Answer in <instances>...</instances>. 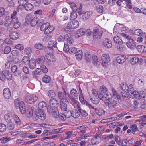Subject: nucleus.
<instances>
[{
    "label": "nucleus",
    "instance_id": "1",
    "mask_svg": "<svg viewBox=\"0 0 146 146\" xmlns=\"http://www.w3.org/2000/svg\"><path fill=\"white\" fill-rule=\"evenodd\" d=\"M100 91L98 95L100 99L104 101L105 105L110 109L113 108L115 104H112L110 101L112 97V95L109 93L106 87L104 86H101L100 88Z\"/></svg>",
    "mask_w": 146,
    "mask_h": 146
},
{
    "label": "nucleus",
    "instance_id": "2",
    "mask_svg": "<svg viewBox=\"0 0 146 146\" xmlns=\"http://www.w3.org/2000/svg\"><path fill=\"white\" fill-rule=\"evenodd\" d=\"M14 105L16 109L19 108L21 113L22 114L26 113V109L25 104L23 101H20L18 99H16L14 101Z\"/></svg>",
    "mask_w": 146,
    "mask_h": 146
},
{
    "label": "nucleus",
    "instance_id": "3",
    "mask_svg": "<svg viewBox=\"0 0 146 146\" xmlns=\"http://www.w3.org/2000/svg\"><path fill=\"white\" fill-rule=\"evenodd\" d=\"M12 78L11 73L8 70L0 71V80L5 81L6 79L11 80Z\"/></svg>",
    "mask_w": 146,
    "mask_h": 146
},
{
    "label": "nucleus",
    "instance_id": "4",
    "mask_svg": "<svg viewBox=\"0 0 146 146\" xmlns=\"http://www.w3.org/2000/svg\"><path fill=\"white\" fill-rule=\"evenodd\" d=\"M37 96L35 94L28 95L25 98V101L27 103L32 104L36 102L38 100Z\"/></svg>",
    "mask_w": 146,
    "mask_h": 146
},
{
    "label": "nucleus",
    "instance_id": "5",
    "mask_svg": "<svg viewBox=\"0 0 146 146\" xmlns=\"http://www.w3.org/2000/svg\"><path fill=\"white\" fill-rule=\"evenodd\" d=\"M112 91L113 94V96H112V98H113V103H111L113 104H115V106L113 108H111V109L114 108V107L116 106V104L119 102L120 100V95L113 88L112 89Z\"/></svg>",
    "mask_w": 146,
    "mask_h": 146
},
{
    "label": "nucleus",
    "instance_id": "6",
    "mask_svg": "<svg viewBox=\"0 0 146 146\" xmlns=\"http://www.w3.org/2000/svg\"><path fill=\"white\" fill-rule=\"evenodd\" d=\"M102 64L104 67H107L108 63L110 62V59L108 54H102L101 56Z\"/></svg>",
    "mask_w": 146,
    "mask_h": 146
},
{
    "label": "nucleus",
    "instance_id": "7",
    "mask_svg": "<svg viewBox=\"0 0 146 146\" xmlns=\"http://www.w3.org/2000/svg\"><path fill=\"white\" fill-rule=\"evenodd\" d=\"M64 37L65 43L69 46H71L73 44L74 41L71 34L69 33L66 35Z\"/></svg>",
    "mask_w": 146,
    "mask_h": 146
},
{
    "label": "nucleus",
    "instance_id": "8",
    "mask_svg": "<svg viewBox=\"0 0 146 146\" xmlns=\"http://www.w3.org/2000/svg\"><path fill=\"white\" fill-rule=\"evenodd\" d=\"M47 110L48 112L51 114L55 117L57 118L59 117L60 114L56 108H54V110L51 106H48Z\"/></svg>",
    "mask_w": 146,
    "mask_h": 146
},
{
    "label": "nucleus",
    "instance_id": "9",
    "mask_svg": "<svg viewBox=\"0 0 146 146\" xmlns=\"http://www.w3.org/2000/svg\"><path fill=\"white\" fill-rule=\"evenodd\" d=\"M93 37L94 38H100L102 36L103 32L97 28H95L93 30Z\"/></svg>",
    "mask_w": 146,
    "mask_h": 146
},
{
    "label": "nucleus",
    "instance_id": "10",
    "mask_svg": "<svg viewBox=\"0 0 146 146\" xmlns=\"http://www.w3.org/2000/svg\"><path fill=\"white\" fill-rule=\"evenodd\" d=\"M60 101V107L61 110L64 111L66 110L67 108V103H68V101L67 99H64Z\"/></svg>",
    "mask_w": 146,
    "mask_h": 146
},
{
    "label": "nucleus",
    "instance_id": "11",
    "mask_svg": "<svg viewBox=\"0 0 146 146\" xmlns=\"http://www.w3.org/2000/svg\"><path fill=\"white\" fill-rule=\"evenodd\" d=\"M68 96L70 98H77L78 97V94L76 90L74 88L70 90V94H69Z\"/></svg>",
    "mask_w": 146,
    "mask_h": 146
},
{
    "label": "nucleus",
    "instance_id": "12",
    "mask_svg": "<svg viewBox=\"0 0 146 146\" xmlns=\"http://www.w3.org/2000/svg\"><path fill=\"white\" fill-rule=\"evenodd\" d=\"M3 96L7 99H9L11 96V92L10 89L8 88H4L3 91Z\"/></svg>",
    "mask_w": 146,
    "mask_h": 146
},
{
    "label": "nucleus",
    "instance_id": "13",
    "mask_svg": "<svg viewBox=\"0 0 146 146\" xmlns=\"http://www.w3.org/2000/svg\"><path fill=\"white\" fill-rule=\"evenodd\" d=\"M126 45L129 48L133 49L136 47V44L135 41L133 39H131L127 42Z\"/></svg>",
    "mask_w": 146,
    "mask_h": 146
},
{
    "label": "nucleus",
    "instance_id": "14",
    "mask_svg": "<svg viewBox=\"0 0 146 146\" xmlns=\"http://www.w3.org/2000/svg\"><path fill=\"white\" fill-rule=\"evenodd\" d=\"M100 141V138L98 135L96 134L91 140V143L92 145L97 144L99 143Z\"/></svg>",
    "mask_w": 146,
    "mask_h": 146
},
{
    "label": "nucleus",
    "instance_id": "15",
    "mask_svg": "<svg viewBox=\"0 0 146 146\" xmlns=\"http://www.w3.org/2000/svg\"><path fill=\"white\" fill-rule=\"evenodd\" d=\"M70 103L72 104L75 108H77V109H80V104L75 98H70Z\"/></svg>",
    "mask_w": 146,
    "mask_h": 146
},
{
    "label": "nucleus",
    "instance_id": "16",
    "mask_svg": "<svg viewBox=\"0 0 146 146\" xmlns=\"http://www.w3.org/2000/svg\"><path fill=\"white\" fill-rule=\"evenodd\" d=\"M93 13L92 11H88L85 12L82 16V18L84 20H86L91 17Z\"/></svg>",
    "mask_w": 146,
    "mask_h": 146
},
{
    "label": "nucleus",
    "instance_id": "17",
    "mask_svg": "<svg viewBox=\"0 0 146 146\" xmlns=\"http://www.w3.org/2000/svg\"><path fill=\"white\" fill-rule=\"evenodd\" d=\"M56 98H51L49 101L50 105L52 107L56 108L58 104V101L56 99Z\"/></svg>",
    "mask_w": 146,
    "mask_h": 146
},
{
    "label": "nucleus",
    "instance_id": "18",
    "mask_svg": "<svg viewBox=\"0 0 146 146\" xmlns=\"http://www.w3.org/2000/svg\"><path fill=\"white\" fill-rule=\"evenodd\" d=\"M126 57L125 56L123 55H120L117 58L116 61L119 64H122L126 61Z\"/></svg>",
    "mask_w": 146,
    "mask_h": 146
},
{
    "label": "nucleus",
    "instance_id": "19",
    "mask_svg": "<svg viewBox=\"0 0 146 146\" xmlns=\"http://www.w3.org/2000/svg\"><path fill=\"white\" fill-rule=\"evenodd\" d=\"M47 104L44 101H41L39 103L38 105V110H44L47 108Z\"/></svg>",
    "mask_w": 146,
    "mask_h": 146
},
{
    "label": "nucleus",
    "instance_id": "20",
    "mask_svg": "<svg viewBox=\"0 0 146 146\" xmlns=\"http://www.w3.org/2000/svg\"><path fill=\"white\" fill-rule=\"evenodd\" d=\"M37 113L38 117L40 120L43 121L46 119V115L43 111L38 110V113Z\"/></svg>",
    "mask_w": 146,
    "mask_h": 146
},
{
    "label": "nucleus",
    "instance_id": "21",
    "mask_svg": "<svg viewBox=\"0 0 146 146\" xmlns=\"http://www.w3.org/2000/svg\"><path fill=\"white\" fill-rule=\"evenodd\" d=\"M103 45L105 47L108 48H110L112 46L111 41L110 39H107L104 41Z\"/></svg>",
    "mask_w": 146,
    "mask_h": 146
},
{
    "label": "nucleus",
    "instance_id": "22",
    "mask_svg": "<svg viewBox=\"0 0 146 146\" xmlns=\"http://www.w3.org/2000/svg\"><path fill=\"white\" fill-rule=\"evenodd\" d=\"M68 114H70L72 117L74 118H77L80 116L79 112L77 110H74L72 111L68 112Z\"/></svg>",
    "mask_w": 146,
    "mask_h": 146
},
{
    "label": "nucleus",
    "instance_id": "23",
    "mask_svg": "<svg viewBox=\"0 0 146 146\" xmlns=\"http://www.w3.org/2000/svg\"><path fill=\"white\" fill-rule=\"evenodd\" d=\"M9 37L11 39L13 40H17L19 37L18 33L16 31H14L11 32L9 35Z\"/></svg>",
    "mask_w": 146,
    "mask_h": 146
},
{
    "label": "nucleus",
    "instance_id": "24",
    "mask_svg": "<svg viewBox=\"0 0 146 146\" xmlns=\"http://www.w3.org/2000/svg\"><path fill=\"white\" fill-rule=\"evenodd\" d=\"M29 67L31 69H33L36 66V62L35 59L31 58L29 61Z\"/></svg>",
    "mask_w": 146,
    "mask_h": 146
},
{
    "label": "nucleus",
    "instance_id": "25",
    "mask_svg": "<svg viewBox=\"0 0 146 146\" xmlns=\"http://www.w3.org/2000/svg\"><path fill=\"white\" fill-rule=\"evenodd\" d=\"M80 94L79 95V99L80 102L83 104L88 105V102L84 100L83 95L82 93V91L81 90H80Z\"/></svg>",
    "mask_w": 146,
    "mask_h": 146
},
{
    "label": "nucleus",
    "instance_id": "26",
    "mask_svg": "<svg viewBox=\"0 0 146 146\" xmlns=\"http://www.w3.org/2000/svg\"><path fill=\"white\" fill-rule=\"evenodd\" d=\"M5 19V21L4 24L6 26L8 27L10 26L13 23V21L9 16L6 17Z\"/></svg>",
    "mask_w": 146,
    "mask_h": 146
},
{
    "label": "nucleus",
    "instance_id": "27",
    "mask_svg": "<svg viewBox=\"0 0 146 146\" xmlns=\"http://www.w3.org/2000/svg\"><path fill=\"white\" fill-rule=\"evenodd\" d=\"M45 56L48 60L50 62H52L55 60L54 56L52 54H46Z\"/></svg>",
    "mask_w": 146,
    "mask_h": 146
},
{
    "label": "nucleus",
    "instance_id": "28",
    "mask_svg": "<svg viewBox=\"0 0 146 146\" xmlns=\"http://www.w3.org/2000/svg\"><path fill=\"white\" fill-rule=\"evenodd\" d=\"M114 42L118 44H121L123 43L122 39L117 36H114L113 38Z\"/></svg>",
    "mask_w": 146,
    "mask_h": 146
},
{
    "label": "nucleus",
    "instance_id": "29",
    "mask_svg": "<svg viewBox=\"0 0 146 146\" xmlns=\"http://www.w3.org/2000/svg\"><path fill=\"white\" fill-rule=\"evenodd\" d=\"M85 33V30L83 28L79 29L76 32V36L78 37H80L84 35Z\"/></svg>",
    "mask_w": 146,
    "mask_h": 146
},
{
    "label": "nucleus",
    "instance_id": "30",
    "mask_svg": "<svg viewBox=\"0 0 146 146\" xmlns=\"http://www.w3.org/2000/svg\"><path fill=\"white\" fill-rule=\"evenodd\" d=\"M95 111L96 113L99 116H102L104 115L105 113V111L103 109L98 108L95 109Z\"/></svg>",
    "mask_w": 146,
    "mask_h": 146
},
{
    "label": "nucleus",
    "instance_id": "31",
    "mask_svg": "<svg viewBox=\"0 0 146 146\" xmlns=\"http://www.w3.org/2000/svg\"><path fill=\"white\" fill-rule=\"evenodd\" d=\"M137 49L139 52L143 53L146 52V47L143 45H139L137 46Z\"/></svg>",
    "mask_w": 146,
    "mask_h": 146
},
{
    "label": "nucleus",
    "instance_id": "32",
    "mask_svg": "<svg viewBox=\"0 0 146 146\" xmlns=\"http://www.w3.org/2000/svg\"><path fill=\"white\" fill-rule=\"evenodd\" d=\"M129 97L130 98H133L135 97L137 98L139 96V92L137 91H132L129 94Z\"/></svg>",
    "mask_w": 146,
    "mask_h": 146
},
{
    "label": "nucleus",
    "instance_id": "33",
    "mask_svg": "<svg viewBox=\"0 0 146 146\" xmlns=\"http://www.w3.org/2000/svg\"><path fill=\"white\" fill-rule=\"evenodd\" d=\"M130 63L132 65H134L137 63L139 61L138 58L136 56H131L130 57Z\"/></svg>",
    "mask_w": 146,
    "mask_h": 146
},
{
    "label": "nucleus",
    "instance_id": "34",
    "mask_svg": "<svg viewBox=\"0 0 146 146\" xmlns=\"http://www.w3.org/2000/svg\"><path fill=\"white\" fill-rule=\"evenodd\" d=\"M54 29V27L52 25H50L48 26V28L44 32V33L45 34H47L51 33Z\"/></svg>",
    "mask_w": 146,
    "mask_h": 146
},
{
    "label": "nucleus",
    "instance_id": "35",
    "mask_svg": "<svg viewBox=\"0 0 146 146\" xmlns=\"http://www.w3.org/2000/svg\"><path fill=\"white\" fill-rule=\"evenodd\" d=\"M67 3L70 5L72 10L73 11H76L77 9V8L76 4L71 1H68Z\"/></svg>",
    "mask_w": 146,
    "mask_h": 146
},
{
    "label": "nucleus",
    "instance_id": "36",
    "mask_svg": "<svg viewBox=\"0 0 146 146\" xmlns=\"http://www.w3.org/2000/svg\"><path fill=\"white\" fill-rule=\"evenodd\" d=\"M100 98L98 96L96 97H92L90 98V100L94 104H98L100 101Z\"/></svg>",
    "mask_w": 146,
    "mask_h": 146
},
{
    "label": "nucleus",
    "instance_id": "37",
    "mask_svg": "<svg viewBox=\"0 0 146 146\" xmlns=\"http://www.w3.org/2000/svg\"><path fill=\"white\" fill-rule=\"evenodd\" d=\"M37 63L41 65H43L45 61V58L43 56H40L38 58L37 60Z\"/></svg>",
    "mask_w": 146,
    "mask_h": 146
},
{
    "label": "nucleus",
    "instance_id": "38",
    "mask_svg": "<svg viewBox=\"0 0 146 146\" xmlns=\"http://www.w3.org/2000/svg\"><path fill=\"white\" fill-rule=\"evenodd\" d=\"M134 90V88L133 85L132 84H130L129 86L127 85V87H126L125 92L129 94L132 91H133Z\"/></svg>",
    "mask_w": 146,
    "mask_h": 146
},
{
    "label": "nucleus",
    "instance_id": "39",
    "mask_svg": "<svg viewBox=\"0 0 146 146\" xmlns=\"http://www.w3.org/2000/svg\"><path fill=\"white\" fill-rule=\"evenodd\" d=\"M66 95V93L61 92H59L58 93V98L60 100V101L64 100V99H67L65 98Z\"/></svg>",
    "mask_w": 146,
    "mask_h": 146
},
{
    "label": "nucleus",
    "instance_id": "40",
    "mask_svg": "<svg viewBox=\"0 0 146 146\" xmlns=\"http://www.w3.org/2000/svg\"><path fill=\"white\" fill-rule=\"evenodd\" d=\"M26 115L27 117H30L33 115V110L31 108H29L27 111H26Z\"/></svg>",
    "mask_w": 146,
    "mask_h": 146
},
{
    "label": "nucleus",
    "instance_id": "41",
    "mask_svg": "<svg viewBox=\"0 0 146 146\" xmlns=\"http://www.w3.org/2000/svg\"><path fill=\"white\" fill-rule=\"evenodd\" d=\"M82 51L81 50H79L76 55V58L78 60H80L82 58Z\"/></svg>",
    "mask_w": 146,
    "mask_h": 146
},
{
    "label": "nucleus",
    "instance_id": "42",
    "mask_svg": "<svg viewBox=\"0 0 146 146\" xmlns=\"http://www.w3.org/2000/svg\"><path fill=\"white\" fill-rule=\"evenodd\" d=\"M49 25V23L48 22L44 23L40 27V30L42 31H44V32Z\"/></svg>",
    "mask_w": 146,
    "mask_h": 146
},
{
    "label": "nucleus",
    "instance_id": "43",
    "mask_svg": "<svg viewBox=\"0 0 146 146\" xmlns=\"http://www.w3.org/2000/svg\"><path fill=\"white\" fill-rule=\"evenodd\" d=\"M117 50L120 52H123L126 49V46L125 45L121 44H119L117 46Z\"/></svg>",
    "mask_w": 146,
    "mask_h": 146
},
{
    "label": "nucleus",
    "instance_id": "44",
    "mask_svg": "<svg viewBox=\"0 0 146 146\" xmlns=\"http://www.w3.org/2000/svg\"><path fill=\"white\" fill-rule=\"evenodd\" d=\"M51 80V78L49 76L45 75L42 78V81L45 83H48Z\"/></svg>",
    "mask_w": 146,
    "mask_h": 146
},
{
    "label": "nucleus",
    "instance_id": "45",
    "mask_svg": "<svg viewBox=\"0 0 146 146\" xmlns=\"http://www.w3.org/2000/svg\"><path fill=\"white\" fill-rule=\"evenodd\" d=\"M48 94L49 97L51 98H56V94L52 90H50L49 91Z\"/></svg>",
    "mask_w": 146,
    "mask_h": 146
},
{
    "label": "nucleus",
    "instance_id": "46",
    "mask_svg": "<svg viewBox=\"0 0 146 146\" xmlns=\"http://www.w3.org/2000/svg\"><path fill=\"white\" fill-rule=\"evenodd\" d=\"M93 62L95 65L97 66L100 64V62L97 56H94L92 57Z\"/></svg>",
    "mask_w": 146,
    "mask_h": 146
},
{
    "label": "nucleus",
    "instance_id": "47",
    "mask_svg": "<svg viewBox=\"0 0 146 146\" xmlns=\"http://www.w3.org/2000/svg\"><path fill=\"white\" fill-rule=\"evenodd\" d=\"M38 20V18L35 17H34L31 20V25L32 26H35L37 23Z\"/></svg>",
    "mask_w": 146,
    "mask_h": 146
},
{
    "label": "nucleus",
    "instance_id": "48",
    "mask_svg": "<svg viewBox=\"0 0 146 146\" xmlns=\"http://www.w3.org/2000/svg\"><path fill=\"white\" fill-rule=\"evenodd\" d=\"M77 17V15L76 11H73L70 13V19L71 20L75 19Z\"/></svg>",
    "mask_w": 146,
    "mask_h": 146
},
{
    "label": "nucleus",
    "instance_id": "49",
    "mask_svg": "<svg viewBox=\"0 0 146 146\" xmlns=\"http://www.w3.org/2000/svg\"><path fill=\"white\" fill-rule=\"evenodd\" d=\"M4 117L6 122H9L11 121V119H12V116L10 114H6L4 115Z\"/></svg>",
    "mask_w": 146,
    "mask_h": 146
},
{
    "label": "nucleus",
    "instance_id": "50",
    "mask_svg": "<svg viewBox=\"0 0 146 146\" xmlns=\"http://www.w3.org/2000/svg\"><path fill=\"white\" fill-rule=\"evenodd\" d=\"M25 8L26 10L30 11L33 9V6L32 4L29 3L27 4L26 6L25 7Z\"/></svg>",
    "mask_w": 146,
    "mask_h": 146
},
{
    "label": "nucleus",
    "instance_id": "51",
    "mask_svg": "<svg viewBox=\"0 0 146 146\" xmlns=\"http://www.w3.org/2000/svg\"><path fill=\"white\" fill-rule=\"evenodd\" d=\"M7 128L10 130H13L15 127V124L12 121L9 122L7 124Z\"/></svg>",
    "mask_w": 146,
    "mask_h": 146
},
{
    "label": "nucleus",
    "instance_id": "52",
    "mask_svg": "<svg viewBox=\"0 0 146 146\" xmlns=\"http://www.w3.org/2000/svg\"><path fill=\"white\" fill-rule=\"evenodd\" d=\"M6 129L7 127L5 124L0 123V132H3L6 131Z\"/></svg>",
    "mask_w": 146,
    "mask_h": 146
},
{
    "label": "nucleus",
    "instance_id": "53",
    "mask_svg": "<svg viewBox=\"0 0 146 146\" xmlns=\"http://www.w3.org/2000/svg\"><path fill=\"white\" fill-rule=\"evenodd\" d=\"M144 32H143V31L140 29H136L134 33L135 34L138 36H143V33Z\"/></svg>",
    "mask_w": 146,
    "mask_h": 146
},
{
    "label": "nucleus",
    "instance_id": "54",
    "mask_svg": "<svg viewBox=\"0 0 146 146\" xmlns=\"http://www.w3.org/2000/svg\"><path fill=\"white\" fill-rule=\"evenodd\" d=\"M35 47L37 49L41 50L43 49L44 47L41 44L36 43L35 44Z\"/></svg>",
    "mask_w": 146,
    "mask_h": 146
},
{
    "label": "nucleus",
    "instance_id": "55",
    "mask_svg": "<svg viewBox=\"0 0 146 146\" xmlns=\"http://www.w3.org/2000/svg\"><path fill=\"white\" fill-rule=\"evenodd\" d=\"M29 60V58L27 56H24L22 58V62L25 65H27Z\"/></svg>",
    "mask_w": 146,
    "mask_h": 146
},
{
    "label": "nucleus",
    "instance_id": "56",
    "mask_svg": "<svg viewBox=\"0 0 146 146\" xmlns=\"http://www.w3.org/2000/svg\"><path fill=\"white\" fill-rule=\"evenodd\" d=\"M85 56L86 60L87 62H90L91 60V56L90 54L88 52H86L85 54Z\"/></svg>",
    "mask_w": 146,
    "mask_h": 146
},
{
    "label": "nucleus",
    "instance_id": "57",
    "mask_svg": "<svg viewBox=\"0 0 146 146\" xmlns=\"http://www.w3.org/2000/svg\"><path fill=\"white\" fill-rule=\"evenodd\" d=\"M17 14V13L15 11H14L13 13L11 15V18L13 22L18 20L16 16Z\"/></svg>",
    "mask_w": 146,
    "mask_h": 146
},
{
    "label": "nucleus",
    "instance_id": "58",
    "mask_svg": "<svg viewBox=\"0 0 146 146\" xmlns=\"http://www.w3.org/2000/svg\"><path fill=\"white\" fill-rule=\"evenodd\" d=\"M130 128L133 134H135V132L137 131L138 129L137 126L135 124H133L131 126Z\"/></svg>",
    "mask_w": 146,
    "mask_h": 146
},
{
    "label": "nucleus",
    "instance_id": "59",
    "mask_svg": "<svg viewBox=\"0 0 146 146\" xmlns=\"http://www.w3.org/2000/svg\"><path fill=\"white\" fill-rule=\"evenodd\" d=\"M32 52V48L30 47H27L24 50V53L25 54L29 55Z\"/></svg>",
    "mask_w": 146,
    "mask_h": 146
},
{
    "label": "nucleus",
    "instance_id": "60",
    "mask_svg": "<svg viewBox=\"0 0 146 146\" xmlns=\"http://www.w3.org/2000/svg\"><path fill=\"white\" fill-rule=\"evenodd\" d=\"M14 119L15 123L17 125H20L21 123V120L19 118L17 115H14Z\"/></svg>",
    "mask_w": 146,
    "mask_h": 146
},
{
    "label": "nucleus",
    "instance_id": "61",
    "mask_svg": "<svg viewBox=\"0 0 146 146\" xmlns=\"http://www.w3.org/2000/svg\"><path fill=\"white\" fill-rule=\"evenodd\" d=\"M77 50L76 48L74 47H70L69 48V53L70 54H74L76 53Z\"/></svg>",
    "mask_w": 146,
    "mask_h": 146
},
{
    "label": "nucleus",
    "instance_id": "62",
    "mask_svg": "<svg viewBox=\"0 0 146 146\" xmlns=\"http://www.w3.org/2000/svg\"><path fill=\"white\" fill-rule=\"evenodd\" d=\"M78 110L83 116L86 117L88 115L87 113L85 111L81 109L80 107V109H78Z\"/></svg>",
    "mask_w": 146,
    "mask_h": 146
},
{
    "label": "nucleus",
    "instance_id": "63",
    "mask_svg": "<svg viewBox=\"0 0 146 146\" xmlns=\"http://www.w3.org/2000/svg\"><path fill=\"white\" fill-rule=\"evenodd\" d=\"M72 24L73 29H74L77 28L79 25V23L77 20H74L72 21Z\"/></svg>",
    "mask_w": 146,
    "mask_h": 146
},
{
    "label": "nucleus",
    "instance_id": "64",
    "mask_svg": "<svg viewBox=\"0 0 146 146\" xmlns=\"http://www.w3.org/2000/svg\"><path fill=\"white\" fill-rule=\"evenodd\" d=\"M74 140H73L68 141L66 145L68 146H77V144L74 143Z\"/></svg>",
    "mask_w": 146,
    "mask_h": 146
}]
</instances>
